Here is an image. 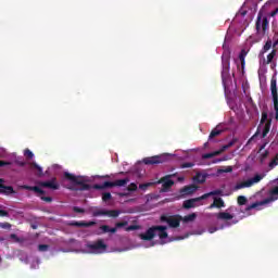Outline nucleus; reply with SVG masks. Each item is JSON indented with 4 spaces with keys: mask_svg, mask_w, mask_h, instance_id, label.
<instances>
[{
    "mask_svg": "<svg viewBox=\"0 0 278 278\" xmlns=\"http://www.w3.org/2000/svg\"><path fill=\"white\" fill-rule=\"evenodd\" d=\"M127 225H129L128 222H118L115 224V227L113 229H116V231H118V229H121L122 227H127Z\"/></svg>",
    "mask_w": 278,
    "mask_h": 278,
    "instance_id": "a19ab883",
    "label": "nucleus"
},
{
    "mask_svg": "<svg viewBox=\"0 0 278 278\" xmlns=\"http://www.w3.org/2000/svg\"><path fill=\"white\" fill-rule=\"evenodd\" d=\"M247 197H244V195H239L238 198H237V202H238V205H247Z\"/></svg>",
    "mask_w": 278,
    "mask_h": 278,
    "instance_id": "58836bf2",
    "label": "nucleus"
},
{
    "mask_svg": "<svg viewBox=\"0 0 278 278\" xmlns=\"http://www.w3.org/2000/svg\"><path fill=\"white\" fill-rule=\"evenodd\" d=\"M164 162H166L165 155H154L142 159V163L146 164V166H155L157 164H164Z\"/></svg>",
    "mask_w": 278,
    "mask_h": 278,
    "instance_id": "0eeeda50",
    "label": "nucleus"
},
{
    "mask_svg": "<svg viewBox=\"0 0 278 278\" xmlns=\"http://www.w3.org/2000/svg\"><path fill=\"white\" fill-rule=\"evenodd\" d=\"M40 188H49L50 190H60V184H58V178H52L48 181H39Z\"/></svg>",
    "mask_w": 278,
    "mask_h": 278,
    "instance_id": "1a4fd4ad",
    "label": "nucleus"
},
{
    "mask_svg": "<svg viewBox=\"0 0 278 278\" xmlns=\"http://www.w3.org/2000/svg\"><path fill=\"white\" fill-rule=\"evenodd\" d=\"M87 249L89 252L94 253L96 255H99L101 253H105L108 249V244L103 242V239H100L93 243H87Z\"/></svg>",
    "mask_w": 278,
    "mask_h": 278,
    "instance_id": "423d86ee",
    "label": "nucleus"
},
{
    "mask_svg": "<svg viewBox=\"0 0 278 278\" xmlns=\"http://www.w3.org/2000/svg\"><path fill=\"white\" fill-rule=\"evenodd\" d=\"M277 45H278V41H275V42L273 43V48L276 49V48H277Z\"/></svg>",
    "mask_w": 278,
    "mask_h": 278,
    "instance_id": "680f3d73",
    "label": "nucleus"
},
{
    "mask_svg": "<svg viewBox=\"0 0 278 278\" xmlns=\"http://www.w3.org/2000/svg\"><path fill=\"white\" fill-rule=\"evenodd\" d=\"M266 121H268V113L263 112V113H262L261 123H266Z\"/></svg>",
    "mask_w": 278,
    "mask_h": 278,
    "instance_id": "603ef678",
    "label": "nucleus"
},
{
    "mask_svg": "<svg viewBox=\"0 0 278 278\" xmlns=\"http://www.w3.org/2000/svg\"><path fill=\"white\" fill-rule=\"evenodd\" d=\"M102 233H116V228H110L108 225L100 226Z\"/></svg>",
    "mask_w": 278,
    "mask_h": 278,
    "instance_id": "7c9ffc66",
    "label": "nucleus"
},
{
    "mask_svg": "<svg viewBox=\"0 0 278 278\" xmlns=\"http://www.w3.org/2000/svg\"><path fill=\"white\" fill-rule=\"evenodd\" d=\"M276 14H278V8H276L274 11H271L269 16L275 17Z\"/></svg>",
    "mask_w": 278,
    "mask_h": 278,
    "instance_id": "6e6d98bb",
    "label": "nucleus"
},
{
    "mask_svg": "<svg viewBox=\"0 0 278 278\" xmlns=\"http://www.w3.org/2000/svg\"><path fill=\"white\" fill-rule=\"evenodd\" d=\"M241 14L242 16H247V11L242 12Z\"/></svg>",
    "mask_w": 278,
    "mask_h": 278,
    "instance_id": "69168bd1",
    "label": "nucleus"
},
{
    "mask_svg": "<svg viewBox=\"0 0 278 278\" xmlns=\"http://www.w3.org/2000/svg\"><path fill=\"white\" fill-rule=\"evenodd\" d=\"M264 179V175L256 174L253 178H250L245 181L237 182L233 187L235 191L242 190L244 188H251L254 184H260Z\"/></svg>",
    "mask_w": 278,
    "mask_h": 278,
    "instance_id": "20e7f679",
    "label": "nucleus"
},
{
    "mask_svg": "<svg viewBox=\"0 0 278 278\" xmlns=\"http://www.w3.org/2000/svg\"><path fill=\"white\" fill-rule=\"evenodd\" d=\"M231 70V50H225L222 54V81L226 88L227 81L231 77L229 71Z\"/></svg>",
    "mask_w": 278,
    "mask_h": 278,
    "instance_id": "f257e3e1",
    "label": "nucleus"
},
{
    "mask_svg": "<svg viewBox=\"0 0 278 278\" xmlns=\"http://www.w3.org/2000/svg\"><path fill=\"white\" fill-rule=\"evenodd\" d=\"M197 219V213H191L189 215H186L185 217H182V223H192Z\"/></svg>",
    "mask_w": 278,
    "mask_h": 278,
    "instance_id": "c756f323",
    "label": "nucleus"
},
{
    "mask_svg": "<svg viewBox=\"0 0 278 278\" xmlns=\"http://www.w3.org/2000/svg\"><path fill=\"white\" fill-rule=\"evenodd\" d=\"M139 238L146 241L153 240L155 238V226L150 227L144 233H140Z\"/></svg>",
    "mask_w": 278,
    "mask_h": 278,
    "instance_id": "ddd939ff",
    "label": "nucleus"
},
{
    "mask_svg": "<svg viewBox=\"0 0 278 278\" xmlns=\"http://www.w3.org/2000/svg\"><path fill=\"white\" fill-rule=\"evenodd\" d=\"M38 251H40L41 253L49 251V244H39Z\"/></svg>",
    "mask_w": 278,
    "mask_h": 278,
    "instance_id": "79ce46f5",
    "label": "nucleus"
},
{
    "mask_svg": "<svg viewBox=\"0 0 278 278\" xmlns=\"http://www.w3.org/2000/svg\"><path fill=\"white\" fill-rule=\"evenodd\" d=\"M216 218L218 220H232L233 215H231V213H227V212H219L216 214Z\"/></svg>",
    "mask_w": 278,
    "mask_h": 278,
    "instance_id": "412c9836",
    "label": "nucleus"
},
{
    "mask_svg": "<svg viewBox=\"0 0 278 278\" xmlns=\"http://www.w3.org/2000/svg\"><path fill=\"white\" fill-rule=\"evenodd\" d=\"M274 110L276 112L275 118L278 121V103L274 104Z\"/></svg>",
    "mask_w": 278,
    "mask_h": 278,
    "instance_id": "5fc2aeb1",
    "label": "nucleus"
},
{
    "mask_svg": "<svg viewBox=\"0 0 278 278\" xmlns=\"http://www.w3.org/2000/svg\"><path fill=\"white\" fill-rule=\"evenodd\" d=\"M1 157H5V149H1Z\"/></svg>",
    "mask_w": 278,
    "mask_h": 278,
    "instance_id": "bf43d9fd",
    "label": "nucleus"
},
{
    "mask_svg": "<svg viewBox=\"0 0 278 278\" xmlns=\"http://www.w3.org/2000/svg\"><path fill=\"white\" fill-rule=\"evenodd\" d=\"M278 200V186L271 188L269 191V198H266V201H269V203H273V201Z\"/></svg>",
    "mask_w": 278,
    "mask_h": 278,
    "instance_id": "aec40b11",
    "label": "nucleus"
},
{
    "mask_svg": "<svg viewBox=\"0 0 278 278\" xmlns=\"http://www.w3.org/2000/svg\"><path fill=\"white\" fill-rule=\"evenodd\" d=\"M11 162L1 161V166H10Z\"/></svg>",
    "mask_w": 278,
    "mask_h": 278,
    "instance_id": "4d7b16f0",
    "label": "nucleus"
},
{
    "mask_svg": "<svg viewBox=\"0 0 278 278\" xmlns=\"http://www.w3.org/2000/svg\"><path fill=\"white\" fill-rule=\"evenodd\" d=\"M129 184V178L118 179L115 181H104L102 185H94L96 190H105V188H123Z\"/></svg>",
    "mask_w": 278,
    "mask_h": 278,
    "instance_id": "7ed1b4c3",
    "label": "nucleus"
},
{
    "mask_svg": "<svg viewBox=\"0 0 278 278\" xmlns=\"http://www.w3.org/2000/svg\"><path fill=\"white\" fill-rule=\"evenodd\" d=\"M192 166H194V163H182L180 168H192Z\"/></svg>",
    "mask_w": 278,
    "mask_h": 278,
    "instance_id": "8fccbe9b",
    "label": "nucleus"
},
{
    "mask_svg": "<svg viewBox=\"0 0 278 278\" xmlns=\"http://www.w3.org/2000/svg\"><path fill=\"white\" fill-rule=\"evenodd\" d=\"M231 167H229L227 170H226V173H231Z\"/></svg>",
    "mask_w": 278,
    "mask_h": 278,
    "instance_id": "0e129e2a",
    "label": "nucleus"
},
{
    "mask_svg": "<svg viewBox=\"0 0 278 278\" xmlns=\"http://www.w3.org/2000/svg\"><path fill=\"white\" fill-rule=\"evenodd\" d=\"M31 168H36L38 170V177H42L45 174H42V167L38 165L36 162L30 163Z\"/></svg>",
    "mask_w": 278,
    "mask_h": 278,
    "instance_id": "c9c22d12",
    "label": "nucleus"
},
{
    "mask_svg": "<svg viewBox=\"0 0 278 278\" xmlns=\"http://www.w3.org/2000/svg\"><path fill=\"white\" fill-rule=\"evenodd\" d=\"M267 203H270V200H263L261 202H254L245 207V212H251V210H260L262 205H267Z\"/></svg>",
    "mask_w": 278,
    "mask_h": 278,
    "instance_id": "f3484780",
    "label": "nucleus"
},
{
    "mask_svg": "<svg viewBox=\"0 0 278 278\" xmlns=\"http://www.w3.org/2000/svg\"><path fill=\"white\" fill-rule=\"evenodd\" d=\"M260 29H263V31H266V29H268V17L262 18V13H258L256 20V31H260Z\"/></svg>",
    "mask_w": 278,
    "mask_h": 278,
    "instance_id": "9d476101",
    "label": "nucleus"
},
{
    "mask_svg": "<svg viewBox=\"0 0 278 278\" xmlns=\"http://www.w3.org/2000/svg\"><path fill=\"white\" fill-rule=\"evenodd\" d=\"M40 199H41V201H45L46 203H51V201H53V198H51V197L41 195Z\"/></svg>",
    "mask_w": 278,
    "mask_h": 278,
    "instance_id": "3c124183",
    "label": "nucleus"
},
{
    "mask_svg": "<svg viewBox=\"0 0 278 278\" xmlns=\"http://www.w3.org/2000/svg\"><path fill=\"white\" fill-rule=\"evenodd\" d=\"M220 195H223V190L216 189V190L211 191L208 193H204L202 195V199H204V201H205V199H210V197H220Z\"/></svg>",
    "mask_w": 278,
    "mask_h": 278,
    "instance_id": "5701e85b",
    "label": "nucleus"
},
{
    "mask_svg": "<svg viewBox=\"0 0 278 278\" xmlns=\"http://www.w3.org/2000/svg\"><path fill=\"white\" fill-rule=\"evenodd\" d=\"M64 177L65 179H67V181H72V184H74L75 186H79V188H76V190L85 191V190H90L91 188L90 185L84 181V179L68 172L64 173Z\"/></svg>",
    "mask_w": 278,
    "mask_h": 278,
    "instance_id": "f03ea898",
    "label": "nucleus"
},
{
    "mask_svg": "<svg viewBox=\"0 0 278 278\" xmlns=\"http://www.w3.org/2000/svg\"><path fill=\"white\" fill-rule=\"evenodd\" d=\"M214 231H216V228H211V229H208V232H210V233H214Z\"/></svg>",
    "mask_w": 278,
    "mask_h": 278,
    "instance_id": "052dcab7",
    "label": "nucleus"
},
{
    "mask_svg": "<svg viewBox=\"0 0 278 278\" xmlns=\"http://www.w3.org/2000/svg\"><path fill=\"white\" fill-rule=\"evenodd\" d=\"M161 181L163 182V190H170V188H173V186H175V181L168 179V178H163L161 179Z\"/></svg>",
    "mask_w": 278,
    "mask_h": 278,
    "instance_id": "b1692460",
    "label": "nucleus"
},
{
    "mask_svg": "<svg viewBox=\"0 0 278 278\" xmlns=\"http://www.w3.org/2000/svg\"><path fill=\"white\" fill-rule=\"evenodd\" d=\"M245 58H247V52L244 50H241L239 54V61H240L241 67H240V64L237 63V68L238 71L241 72L242 75H244V66H247Z\"/></svg>",
    "mask_w": 278,
    "mask_h": 278,
    "instance_id": "4468645a",
    "label": "nucleus"
},
{
    "mask_svg": "<svg viewBox=\"0 0 278 278\" xmlns=\"http://www.w3.org/2000/svg\"><path fill=\"white\" fill-rule=\"evenodd\" d=\"M251 140H253V137L251 139L248 140V144L251 143Z\"/></svg>",
    "mask_w": 278,
    "mask_h": 278,
    "instance_id": "338daca9",
    "label": "nucleus"
},
{
    "mask_svg": "<svg viewBox=\"0 0 278 278\" xmlns=\"http://www.w3.org/2000/svg\"><path fill=\"white\" fill-rule=\"evenodd\" d=\"M223 134V130H218L217 128L213 129L208 136V140H213V138H217V136H220Z\"/></svg>",
    "mask_w": 278,
    "mask_h": 278,
    "instance_id": "f704fd0d",
    "label": "nucleus"
},
{
    "mask_svg": "<svg viewBox=\"0 0 278 278\" xmlns=\"http://www.w3.org/2000/svg\"><path fill=\"white\" fill-rule=\"evenodd\" d=\"M238 223V220H233L232 224L236 225Z\"/></svg>",
    "mask_w": 278,
    "mask_h": 278,
    "instance_id": "774afa93",
    "label": "nucleus"
},
{
    "mask_svg": "<svg viewBox=\"0 0 278 278\" xmlns=\"http://www.w3.org/2000/svg\"><path fill=\"white\" fill-rule=\"evenodd\" d=\"M205 175L201 173H197L195 176L193 177V181H195V184H205Z\"/></svg>",
    "mask_w": 278,
    "mask_h": 278,
    "instance_id": "bb28decb",
    "label": "nucleus"
},
{
    "mask_svg": "<svg viewBox=\"0 0 278 278\" xmlns=\"http://www.w3.org/2000/svg\"><path fill=\"white\" fill-rule=\"evenodd\" d=\"M150 186H153V182L141 184V185H139V189L147 190V188H150Z\"/></svg>",
    "mask_w": 278,
    "mask_h": 278,
    "instance_id": "49530a36",
    "label": "nucleus"
},
{
    "mask_svg": "<svg viewBox=\"0 0 278 278\" xmlns=\"http://www.w3.org/2000/svg\"><path fill=\"white\" fill-rule=\"evenodd\" d=\"M268 157V151H265L261 154V162H264Z\"/></svg>",
    "mask_w": 278,
    "mask_h": 278,
    "instance_id": "864d4df0",
    "label": "nucleus"
},
{
    "mask_svg": "<svg viewBox=\"0 0 278 278\" xmlns=\"http://www.w3.org/2000/svg\"><path fill=\"white\" fill-rule=\"evenodd\" d=\"M94 225H97L96 222H70L68 226L70 227H94Z\"/></svg>",
    "mask_w": 278,
    "mask_h": 278,
    "instance_id": "dca6fc26",
    "label": "nucleus"
},
{
    "mask_svg": "<svg viewBox=\"0 0 278 278\" xmlns=\"http://www.w3.org/2000/svg\"><path fill=\"white\" fill-rule=\"evenodd\" d=\"M195 190H199V187L197 185H189L180 189V194L182 197H186V194H194Z\"/></svg>",
    "mask_w": 278,
    "mask_h": 278,
    "instance_id": "a211bd4d",
    "label": "nucleus"
},
{
    "mask_svg": "<svg viewBox=\"0 0 278 278\" xmlns=\"http://www.w3.org/2000/svg\"><path fill=\"white\" fill-rule=\"evenodd\" d=\"M1 194H14V188L1 185Z\"/></svg>",
    "mask_w": 278,
    "mask_h": 278,
    "instance_id": "cd10ccee",
    "label": "nucleus"
},
{
    "mask_svg": "<svg viewBox=\"0 0 278 278\" xmlns=\"http://www.w3.org/2000/svg\"><path fill=\"white\" fill-rule=\"evenodd\" d=\"M92 216H109L110 218H118L121 216V211L118 210H96Z\"/></svg>",
    "mask_w": 278,
    "mask_h": 278,
    "instance_id": "6e6552de",
    "label": "nucleus"
},
{
    "mask_svg": "<svg viewBox=\"0 0 278 278\" xmlns=\"http://www.w3.org/2000/svg\"><path fill=\"white\" fill-rule=\"evenodd\" d=\"M236 142H238V139H232L231 141H229L227 144L223 146L219 151H222V153H225V151H227V149H231V147H233V144H236Z\"/></svg>",
    "mask_w": 278,
    "mask_h": 278,
    "instance_id": "473e14b6",
    "label": "nucleus"
},
{
    "mask_svg": "<svg viewBox=\"0 0 278 278\" xmlns=\"http://www.w3.org/2000/svg\"><path fill=\"white\" fill-rule=\"evenodd\" d=\"M276 166H278V160L277 157L275 156L268 164V168L269 170H273V168H275Z\"/></svg>",
    "mask_w": 278,
    "mask_h": 278,
    "instance_id": "4c0bfd02",
    "label": "nucleus"
},
{
    "mask_svg": "<svg viewBox=\"0 0 278 278\" xmlns=\"http://www.w3.org/2000/svg\"><path fill=\"white\" fill-rule=\"evenodd\" d=\"M112 199V193L105 192L102 194V201L108 202Z\"/></svg>",
    "mask_w": 278,
    "mask_h": 278,
    "instance_id": "c03bdc74",
    "label": "nucleus"
},
{
    "mask_svg": "<svg viewBox=\"0 0 278 278\" xmlns=\"http://www.w3.org/2000/svg\"><path fill=\"white\" fill-rule=\"evenodd\" d=\"M14 163L20 166L21 168L27 166V163L25 161V159H23V156H16L14 160Z\"/></svg>",
    "mask_w": 278,
    "mask_h": 278,
    "instance_id": "2f4dec72",
    "label": "nucleus"
},
{
    "mask_svg": "<svg viewBox=\"0 0 278 278\" xmlns=\"http://www.w3.org/2000/svg\"><path fill=\"white\" fill-rule=\"evenodd\" d=\"M270 92L274 104L278 103L277 77L273 76L270 79Z\"/></svg>",
    "mask_w": 278,
    "mask_h": 278,
    "instance_id": "9b49d317",
    "label": "nucleus"
},
{
    "mask_svg": "<svg viewBox=\"0 0 278 278\" xmlns=\"http://www.w3.org/2000/svg\"><path fill=\"white\" fill-rule=\"evenodd\" d=\"M181 215H162L161 223H166L172 229H177L181 225Z\"/></svg>",
    "mask_w": 278,
    "mask_h": 278,
    "instance_id": "39448f33",
    "label": "nucleus"
},
{
    "mask_svg": "<svg viewBox=\"0 0 278 278\" xmlns=\"http://www.w3.org/2000/svg\"><path fill=\"white\" fill-rule=\"evenodd\" d=\"M24 156L26 157V160H34V152H31V150L29 149H25Z\"/></svg>",
    "mask_w": 278,
    "mask_h": 278,
    "instance_id": "e433bc0d",
    "label": "nucleus"
},
{
    "mask_svg": "<svg viewBox=\"0 0 278 278\" xmlns=\"http://www.w3.org/2000/svg\"><path fill=\"white\" fill-rule=\"evenodd\" d=\"M128 190H129L130 192H136V190H138V185L131 182V184L129 185V187H128Z\"/></svg>",
    "mask_w": 278,
    "mask_h": 278,
    "instance_id": "09e8293b",
    "label": "nucleus"
},
{
    "mask_svg": "<svg viewBox=\"0 0 278 278\" xmlns=\"http://www.w3.org/2000/svg\"><path fill=\"white\" fill-rule=\"evenodd\" d=\"M269 131H270V124H265L263 132H262V138H266V136H268Z\"/></svg>",
    "mask_w": 278,
    "mask_h": 278,
    "instance_id": "ea45409f",
    "label": "nucleus"
},
{
    "mask_svg": "<svg viewBox=\"0 0 278 278\" xmlns=\"http://www.w3.org/2000/svg\"><path fill=\"white\" fill-rule=\"evenodd\" d=\"M220 154H222L220 150H217L211 153H205L202 155V160H211V157H216V155H220Z\"/></svg>",
    "mask_w": 278,
    "mask_h": 278,
    "instance_id": "c85d7f7f",
    "label": "nucleus"
},
{
    "mask_svg": "<svg viewBox=\"0 0 278 278\" xmlns=\"http://www.w3.org/2000/svg\"><path fill=\"white\" fill-rule=\"evenodd\" d=\"M3 240H8L9 242H16V243L23 242V239L18 238V236H16V233H11L8 237H2L1 241L3 242Z\"/></svg>",
    "mask_w": 278,
    "mask_h": 278,
    "instance_id": "4be33fe9",
    "label": "nucleus"
},
{
    "mask_svg": "<svg viewBox=\"0 0 278 278\" xmlns=\"http://www.w3.org/2000/svg\"><path fill=\"white\" fill-rule=\"evenodd\" d=\"M214 207H217L220 210V207H225V201L223 198H214L213 203L207 207V210H214Z\"/></svg>",
    "mask_w": 278,
    "mask_h": 278,
    "instance_id": "6ab92c4d",
    "label": "nucleus"
},
{
    "mask_svg": "<svg viewBox=\"0 0 278 278\" xmlns=\"http://www.w3.org/2000/svg\"><path fill=\"white\" fill-rule=\"evenodd\" d=\"M277 55V49H273L271 52L267 55L266 64H270L275 56Z\"/></svg>",
    "mask_w": 278,
    "mask_h": 278,
    "instance_id": "72a5a7b5",
    "label": "nucleus"
},
{
    "mask_svg": "<svg viewBox=\"0 0 278 278\" xmlns=\"http://www.w3.org/2000/svg\"><path fill=\"white\" fill-rule=\"evenodd\" d=\"M138 229H140V226H138V225H130V226L125 228V231H136Z\"/></svg>",
    "mask_w": 278,
    "mask_h": 278,
    "instance_id": "37998d69",
    "label": "nucleus"
},
{
    "mask_svg": "<svg viewBox=\"0 0 278 278\" xmlns=\"http://www.w3.org/2000/svg\"><path fill=\"white\" fill-rule=\"evenodd\" d=\"M1 229H7L8 231H10V229H12V224L8 222L1 223Z\"/></svg>",
    "mask_w": 278,
    "mask_h": 278,
    "instance_id": "a18cd8bd",
    "label": "nucleus"
},
{
    "mask_svg": "<svg viewBox=\"0 0 278 278\" xmlns=\"http://www.w3.org/2000/svg\"><path fill=\"white\" fill-rule=\"evenodd\" d=\"M25 190H30V192H36V194H45V190H42L38 186H24Z\"/></svg>",
    "mask_w": 278,
    "mask_h": 278,
    "instance_id": "393cba45",
    "label": "nucleus"
},
{
    "mask_svg": "<svg viewBox=\"0 0 278 278\" xmlns=\"http://www.w3.org/2000/svg\"><path fill=\"white\" fill-rule=\"evenodd\" d=\"M199 201H204L202 195L199 197V198H193V199L186 200L182 203V207H184V210H192V207H197V203H199Z\"/></svg>",
    "mask_w": 278,
    "mask_h": 278,
    "instance_id": "f8f14e48",
    "label": "nucleus"
},
{
    "mask_svg": "<svg viewBox=\"0 0 278 278\" xmlns=\"http://www.w3.org/2000/svg\"><path fill=\"white\" fill-rule=\"evenodd\" d=\"M248 102H249V103H253V98L250 97V98L248 99Z\"/></svg>",
    "mask_w": 278,
    "mask_h": 278,
    "instance_id": "e2e57ef3",
    "label": "nucleus"
},
{
    "mask_svg": "<svg viewBox=\"0 0 278 278\" xmlns=\"http://www.w3.org/2000/svg\"><path fill=\"white\" fill-rule=\"evenodd\" d=\"M1 216H2V217H3V216H8V211L1 210Z\"/></svg>",
    "mask_w": 278,
    "mask_h": 278,
    "instance_id": "13d9d810",
    "label": "nucleus"
},
{
    "mask_svg": "<svg viewBox=\"0 0 278 278\" xmlns=\"http://www.w3.org/2000/svg\"><path fill=\"white\" fill-rule=\"evenodd\" d=\"M73 212H75L76 214H84V212L86 211L79 206H74Z\"/></svg>",
    "mask_w": 278,
    "mask_h": 278,
    "instance_id": "de8ad7c7",
    "label": "nucleus"
},
{
    "mask_svg": "<svg viewBox=\"0 0 278 278\" xmlns=\"http://www.w3.org/2000/svg\"><path fill=\"white\" fill-rule=\"evenodd\" d=\"M166 229H168L166 226H155V236H159L160 240H166L168 238Z\"/></svg>",
    "mask_w": 278,
    "mask_h": 278,
    "instance_id": "2eb2a0df",
    "label": "nucleus"
},
{
    "mask_svg": "<svg viewBox=\"0 0 278 278\" xmlns=\"http://www.w3.org/2000/svg\"><path fill=\"white\" fill-rule=\"evenodd\" d=\"M271 47H273V40L268 39L265 42V45H264L263 49L261 50L260 54L264 55V53H267V51H270Z\"/></svg>",
    "mask_w": 278,
    "mask_h": 278,
    "instance_id": "a878e982",
    "label": "nucleus"
}]
</instances>
